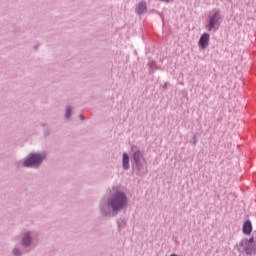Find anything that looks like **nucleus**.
<instances>
[{"label": "nucleus", "mask_w": 256, "mask_h": 256, "mask_svg": "<svg viewBox=\"0 0 256 256\" xmlns=\"http://www.w3.org/2000/svg\"><path fill=\"white\" fill-rule=\"evenodd\" d=\"M169 84L167 83V82H165L164 84H163V86H162V88L164 89V91L167 89V86H168Z\"/></svg>", "instance_id": "a211bd4d"}, {"label": "nucleus", "mask_w": 256, "mask_h": 256, "mask_svg": "<svg viewBox=\"0 0 256 256\" xmlns=\"http://www.w3.org/2000/svg\"><path fill=\"white\" fill-rule=\"evenodd\" d=\"M71 115H73V108L71 106H66L64 118L66 121H69L71 119Z\"/></svg>", "instance_id": "9b49d317"}, {"label": "nucleus", "mask_w": 256, "mask_h": 256, "mask_svg": "<svg viewBox=\"0 0 256 256\" xmlns=\"http://www.w3.org/2000/svg\"><path fill=\"white\" fill-rule=\"evenodd\" d=\"M145 165H147V160L145 159V154L143 151H134L131 157V167L135 175L141 177V175H143Z\"/></svg>", "instance_id": "7ed1b4c3"}, {"label": "nucleus", "mask_w": 256, "mask_h": 256, "mask_svg": "<svg viewBox=\"0 0 256 256\" xmlns=\"http://www.w3.org/2000/svg\"><path fill=\"white\" fill-rule=\"evenodd\" d=\"M242 233L243 235H251L253 233V223H251V220L248 219L243 223Z\"/></svg>", "instance_id": "6e6552de"}, {"label": "nucleus", "mask_w": 256, "mask_h": 256, "mask_svg": "<svg viewBox=\"0 0 256 256\" xmlns=\"http://www.w3.org/2000/svg\"><path fill=\"white\" fill-rule=\"evenodd\" d=\"M148 67H149V69H151V71H155V68L157 67V62H155V60L149 61Z\"/></svg>", "instance_id": "4468645a"}, {"label": "nucleus", "mask_w": 256, "mask_h": 256, "mask_svg": "<svg viewBox=\"0 0 256 256\" xmlns=\"http://www.w3.org/2000/svg\"><path fill=\"white\" fill-rule=\"evenodd\" d=\"M160 1H163L164 3H171V2H173V0H160Z\"/></svg>", "instance_id": "aec40b11"}, {"label": "nucleus", "mask_w": 256, "mask_h": 256, "mask_svg": "<svg viewBox=\"0 0 256 256\" xmlns=\"http://www.w3.org/2000/svg\"><path fill=\"white\" fill-rule=\"evenodd\" d=\"M122 168L124 171H129L131 168V165L129 164V154H127V152H124L122 156Z\"/></svg>", "instance_id": "9d476101"}, {"label": "nucleus", "mask_w": 256, "mask_h": 256, "mask_svg": "<svg viewBox=\"0 0 256 256\" xmlns=\"http://www.w3.org/2000/svg\"><path fill=\"white\" fill-rule=\"evenodd\" d=\"M40 127H47V123H41Z\"/></svg>", "instance_id": "412c9836"}, {"label": "nucleus", "mask_w": 256, "mask_h": 256, "mask_svg": "<svg viewBox=\"0 0 256 256\" xmlns=\"http://www.w3.org/2000/svg\"><path fill=\"white\" fill-rule=\"evenodd\" d=\"M192 145L195 147L197 145V135H194L192 138Z\"/></svg>", "instance_id": "f3484780"}, {"label": "nucleus", "mask_w": 256, "mask_h": 256, "mask_svg": "<svg viewBox=\"0 0 256 256\" xmlns=\"http://www.w3.org/2000/svg\"><path fill=\"white\" fill-rule=\"evenodd\" d=\"M117 225L119 231H121L122 229H125V227H127V220H125L124 218H120L117 221Z\"/></svg>", "instance_id": "f8f14e48"}, {"label": "nucleus", "mask_w": 256, "mask_h": 256, "mask_svg": "<svg viewBox=\"0 0 256 256\" xmlns=\"http://www.w3.org/2000/svg\"><path fill=\"white\" fill-rule=\"evenodd\" d=\"M243 240H245L246 243H249L250 245H255L256 238L252 235L249 239L243 238Z\"/></svg>", "instance_id": "2eb2a0df"}, {"label": "nucleus", "mask_w": 256, "mask_h": 256, "mask_svg": "<svg viewBox=\"0 0 256 256\" xmlns=\"http://www.w3.org/2000/svg\"><path fill=\"white\" fill-rule=\"evenodd\" d=\"M12 255H14V256H23V250H21V248H19V247H14L12 249Z\"/></svg>", "instance_id": "ddd939ff"}, {"label": "nucleus", "mask_w": 256, "mask_h": 256, "mask_svg": "<svg viewBox=\"0 0 256 256\" xmlns=\"http://www.w3.org/2000/svg\"><path fill=\"white\" fill-rule=\"evenodd\" d=\"M44 137H49L51 135V128L44 129Z\"/></svg>", "instance_id": "dca6fc26"}, {"label": "nucleus", "mask_w": 256, "mask_h": 256, "mask_svg": "<svg viewBox=\"0 0 256 256\" xmlns=\"http://www.w3.org/2000/svg\"><path fill=\"white\" fill-rule=\"evenodd\" d=\"M223 21V16L221 15L220 10H215L214 13L209 17L208 24L206 25V29L208 31H219V27H221V22Z\"/></svg>", "instance_id": "39448f33"}, {"label": "nucleus", "mask_w": 256, "mask_h": 256, "mask_svg": "<svg viewBox=\"0 0 256 256\" xmlns=\"http://www.w3.org/2000/svg\"><path fill=\"white\" fill-rule=\"evenodd\" d=\"M47 159V152H36L29 153L24 161H19L16 163L18 167H25L26 169H39L43 165V161Z\"/></svg>", "instance_id": "f03ea898"}, {"label": "nucleus", "mask_w": 256, "mask_h": 256, "mask_svg": "<svg viewBox=\"0 0 256 256\" xmlns=\"http://www.w3.org/2000/svg\"><path fill=\"white\" fill-rule=\"evenodd\" d=\"M210 39L211 35H209V33H203L198 41V47H200V49H207V47H209Z\"/></svg>", "instance_id": "0eeeda50"}, {"label": "nucleus", "mask_w": 256, "mask_h": 256, "mask_svg": "<svg viewBox=\"0 0 256 256\" xmlns=\"http://www.w3.org/2000/svg\"><path fill=\"white\" fill-rule=\"evenodd\" d=\"M129 205V199L127 194L121 190H116L110 194L107 201L100 200L99 209L102 217H115L119 215L120 211L127 208Z\"/></svg>", "instance_id": "f257e3e1"}, {"label": "nucleus", "mask_w": 256, "mask_h": 256, "mask_svg": "<svg viewBox=\"0 0 256 256\" xmlns=\"http://www.w3.org/2000/svg\"><path fill=\"white\" fill-rule=\"evenodd\" d=\"M238 253H245V255H256V244H249L245 240H241L238 245H236Z\"/></svg>", "instance_id": "423d86ee"}, {"label": "nucleus", "mask_w": 256, "mask_h": 256, "mask_svg": "<svg viewBox=\"0 0 256 256\" xmlns=\"http://www.w3.org/2000/svg\"><path fill=\"white\" fill-rule=\"evenodd\" d=\"M135 13H137V15H145V13H147V2H139L135 9Z\"/></svg>", "instance_id": "1a4fd4ad"}, {"label": "nucleus", "mask_w": 256, "mask_h": 256, "mask_svg": "<svg viewBox=\"0 0 256 256\" xmlns=\"http://www.w3.org/2000/svg\"><path fill=\"white\" fill-rule=\"evenodd\" d=\"M79 119H81V121H85V116L83 114H80Z\"/></svg>", "instance_id": "6ab92c4d"}, {"label": "nucleus", "mask_w": 256, "mask_h": 256, "mask_svg": "<svg viewBox=\"0 0 256 256\" xmlns=\"http://www.w3.org/2000/svg\"><path fill=\"white\" fill-rule=\"evenodd\" d=\"M35 232L33 231H24L20 237V245L26 251H33L37 247V241L35 240Z\"/></svg>", "instance_id": "20e7f679"}]
</instances>
